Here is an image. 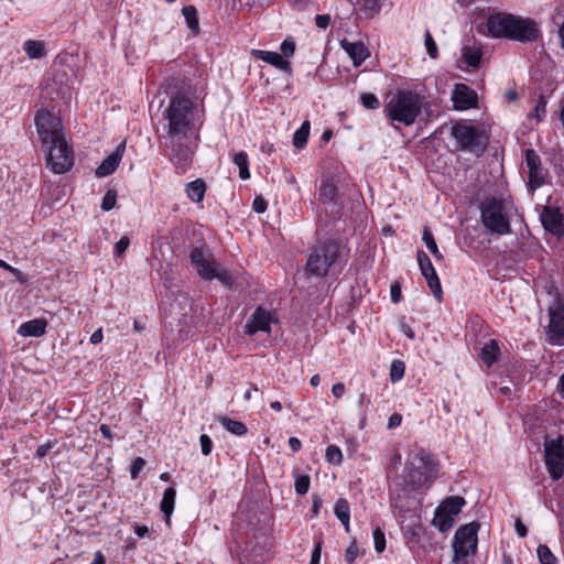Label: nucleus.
I'll list each match as a JSON object with an SVG mask.
<instances>
[{
	"instance_id": "f257e3e1",
	"label": "nucleus",
	"mask_w": 564,
	"mask_h": 564,
	"mask_svg": "<svg viewBox=\"0 0 564 564\" xmlns=\"http://www.w3.org/2000/svg\"><path fill=\"white\" fill-rule=\"evenodd\" d=\"M487 29L495 39H507L520 43L536 42L542 37L538 22L507 12H497L487 18Z\"/></svg>"
},
{
	"instance_id": "f03ea898",
	"label": "nucleus",
	"mask_w": 564,
	"mask_h": 564,
	"mask_svg": "<svg viewBox=\"0 0 564 564\" xmlns=\"http://www.w3.org/2000/svg\"><path fill=\"white\" fill-rule=\"evenodd\" d=\"M195 105L191 98L177 93L171 96L163 117L167 120V134L172 139H183L193 127Z\"/></svg>"
},
{
	"instance_id": "7ed1b4c3",
	"label": "nucleus",
	"mask_w": 564,
	"mask_h": 564,
	"mask_svg": "<svg viewBox=\"0 0 564 564\" xmlns=\"http://www.w3.org/2000/svg\"><path fill=\"white\" fill-rule=\"evenodd\" d=\"M346 246L340 239H326L318 242L308 253L305 271L310 275L323 278L328 270L341 262Z\"/></svg>"
},
{
	"instance_id": "20e7f679",
	"label": "nucleus",
	"mask_w": 564,
	"mask_h": 564,
	"mask_svg": "<svg viewBox=\"0 0 564 564\" xmlns=\"http://www.w3.org/2000/svg\"><path fill=\"white\" fill-rule=\"evenodd\" d=\"M422 102L423 98L419 94L408 89H399L386 105L384 112L390 120L409 127L415 122L421 113Z\"/></svg>"
},
{
	"instance_id": "39448f33",
	"label": "nucleus",
	"mask_w": 564,
	"mask_h": 564,
	"mask_svg": "<svg viewBox=\"0 0 564 564\" xmlns=\"http://www.w3.org/2000/svg\"><path fill=\"white\" fill-rule=\"evenodd\" d=\"M437 475V464L431 454L421 451L410 456L406 463L405 479L412 487L417 490L425 486H430Z\"/></svg>"
},
{
	"instance_id": "423d86ee",
	"label": "nucleus",
	"mask_w": 564,
	"mask_h": 564,
	"mask_svg": "<svg viewBox=\"0 0 564 564\" xmlns=\"http://www.w3.org/2000/svg\"><path fill=\"white\" fill-rule=\"evenodd\" d=\"M480 219L489 234L505 236L511 232L509 217L501 199L496 197L486 198L479 206Z\"/></svg>"
},
{
	"instance_id": "0eeeda50",
	"label": "nucleus",
	"mask_w": 564,
	"mask_h": 564,
	"mask_svg": "<svg viewBox=\"0 0 564 564\" xmlns=\"http://www.w3.org/2000/svg\"><path fill=\"white\" fill-rule=\"evenodd\" d=\"M46 155V166L55 174H64L74 165V152L67 144L65 135L43 143Z\"/></svg>"
},
{
	"instance_id": "6e6552de",
	"label": "nucleus",
	"mask_w": 564,
	"mask_h": 564,
	"mask_svg": "<svg viewBox=\"0 0 564 564\" xmlns=\"http://www.w3.org/2000/svg\"><path fill=\"white\" fill-rule=\"evenodd\" d=\"M452 135L459 150L479 152L486 149L487 137L475 126L456 122L452 127Z\"/></svg>"
},
{
	"instance_id": "1a4fd4ad",
	"label": "nucleus",
	"mask_w": 564,
	"mask_h": 564,
	"mask_svg": "<svg viewBox=\"0 0 564 564\" xmlns=\"http://www.w3.org/2000/svg\"><path fill=\"white\" fill-rule=\"evenodd\" d=\"M545 465L553 480H558L564 474V436L550 440L545 437Z\"/></svg>"
},
{
	"instance_id": "9d476101",
	"label": "nucleus",
	"mask_w": 564,
	"mask_h": 564,
	"mask_svg": "<svg viewBox=\"0 0 564 564\" xmlns=\"http://www.w3.org/2000/svg\"><path fill=\"white\" fill-rule=\"evenodd\" d=\"M549 325L545 327L546 340L551 345H564V299L557 296L549 306Z\"/></svg>"
},
{
	"instance_id": "9b49d317",
	"label": "nucleus",
	"mask_w": 564,
	"mask_h": 564,
	"mask_svg": "<svg viewBox=\"0 0 564 564\" xmlns=\"http://www.w3.org/2000/svg\"><path fill=\"white\" fill-rule=\"evenodd\" d=\"M478 522H470L462 525L454 536V560L459 561L477 550V533L479 530Z\"/></svg>"
},
{
	"instance_id": "f8f14e48",
	"label": "nucleus",
	"mask_w": 564,
	"mask_h": 564,
	"mask_svg": "<svg viewBox=\"0 0 564 564\" xmlns=\"http://www.w3.org/2000/svg\"><path fill=\"white\" fill-rule=\"evenodd\" d=\"M34 120L42 144L64 135L61 119L53 112L41 109Z\"/></svg>"
},
{
	"instance_id": "ddd939ff",
	"label": "nucleus",
	"mask_w": 564,
	"mask_h": 564,
	"mask_svg": "<svg viewBox=\"0 0 564 564\" xmlns=\"http://www.w3.org/2000/svg\"><path fill=\"white\" fill-rule=\"evenodd\" d=\"M209 249L203 243L202 246L194 247L191 251V264L195 268L198 275L204 280H213L214 271L218 265L217 262L209 260Z\"/></svg>"
},
{
	"instance_id": "4468645a",
	"label": "nucleus",
	"mask_w": 564,
	"mask_h": 564,
	"mask_svg": "<svg viewBox=\"0 0 564 564\" xmlns=\"http://www.w3.org/2000/svg\"><path fill=\"white\" fill-rule=\"evenodd\" d=\"M274 311H268L259 305L252 313L251 317L243 327L247 335L253 336L258 332L271 333V324L276 322Z\"/></svg>"
},
{
	"instance_id": "2eb2a0df",
	"label": "nucleus",
	"mask_w": 564,
	"mask_h": 564,
	"mask_svg": "<svg viewBox=\"0 0 564 564\" xmlns=\"http://www.w3.org/2000/svg\"><path fill=\"white\" fill-rule=\"evenodd\" d=\"M524 155L525 164L529 169V186L534 191L545 183L541 158L533 149H527Z\"/></svg>"
},
{
	"instance_id": "dca6fc26",
	"label": "nucleus",
	"mask_w": 564,
	"mask_h": 564,
	"mask_svg": "<svg viewBox=\"0 0 564 564\" xmlns=\"http://www.w3.org/2000/svg\"><path fill=\"white\" fill-rule=\"evenodd\" d=\"M456 110H467L477 106V93L466 84H456L452 94Z\"/></svg>"
},
{
	"instance_id": "f3484780",
	"label": "nucleus",
	"mask_w": 564,
	"mask_h": 564,
	"mask_svg": "<svg viewBox=\"0 0 564 564\" xmlns=\"http://www.w3.org/2000/svg\"><path fill=\"white\" fill-rule=\"evenodd\" d=\"M193 153L192 148L182 139H172L170 159L175 167L185 171L192 163Z\"/></svg>"
},
{
	"instance_id": "a211bd4d",
	"label": "nucleus",
	"mask_w": 564,
	"mask_h": 564,
	"mask_svg": "<svg viewBox=\"0 0 564 564\" xmlns=\"http://www.w3.org/2000/svg\"><path fill=\"white\" fill-rule=\"evenodd\" d=\"M482 57L481 44L475 40H467L462 47V62L466 64L468 70H475L479 67Z\"/></svg>"
},
{
	"instance_id": "6ab92c4d",
	"label": "nucleus",
	"mask_w": 564,
	"mask_h": 564,
	"mask_svg": "<svg viewBox=\"0 0 564 564\" xmlns=\"http://www.w3.org/2000/svg\"><path fill=\"white\" fill-rule=\"evenodd\" d=\"M541 221L546 231L556 236L564 234L563 215L557 208L545 207L541 214Z\"/></svg>"
},
{
	"instance_id": "aec40b11",
	"label": "nucleus",
	"mask_w": 564,
	"mask_h": 564,
	"mask_svg": "<svg viewBox=\"0 0 564 564\" xmlns=\"http://www.w3.org/2000/svg\"><path fill=\"white\" fill-rule=\"evenodd\" d=\"M124 150L126 142H122L117 147L116 151L102 160V162L96 169V175L98 177H105L112 174L117 170L123 156Z\"/></svg>"
},
{
	"instance_id": "412c9836",
	"label": "nucleus",
	"mask_w": 564,
	"mask_h": 564,
	"mask_svg": "<svg viewBox=\"0 0 564 564\" xmlns=\"http://www.w3.org/2000/svg\"><path fill=\"white\" fill-rule=\"evenodd\" d=\"M251 54L254 58L265 62L278 69H281L288 74L292 73L291 63L288 59L283 58V56L276 52L252 50Z\"/></svg>"
},
{
	"instance_id": "4be33fe9",
	"label": "nucleus",
	"mask_w": 564,
	"mask_h": 564,
	"mask_svg": "<svg viewBox=\"0 0 564 564\" xmlns=\"http://www.w3.org/2000/svg\"><path fill=\"white\" fill-rule=\"evenodd\" d=\"M341 46L352 59L355 66H359L369 56V51L362 42L343 40Z\"/></svg>"
},
{
	"instance_id": "5701e85b",
	"label": "nucleus",
	"mask_w": 564,
	"mask_h": 564,
	"mask_svg": "<svg viewBox=\"0 0 564 564\" xmlns=\"http://www.w3.org/2000/svg\"><path fill=\"white\" fill-rule=\"evenodd\" d=\"M47 321L35 318L20 325L18 334L23 337H41L46 333Z\"/></svg>"
},
{
	"instance_id": "b1692460",
	"label": "nucleus",
	"mask_w": 564,
	"mask_h": 564,
	"mask_svg": "<svg viewBox=\"0 0 564 564\" xmlns=\"http://www.w3.org/2000/svg\"><path fill=\"white\" fill-rule=\"evenodd\" d=\"M500 356V347L496 339L488 340L480 351V358L487 367L496 364Z\"/></svg>"
},
{
	"instance_id": "393cba45",
	"label": "nucleus",
	"mask_w": 564,
	"mask_h": 564,
	"mask_svg": "<svg viewBox=\"0 0 564 564\" xmlns=\"http://www.w3.org/2000/svg\"><path fill=\"white\" fill-rule=\"evenodd\" d=\"M465 503H466V501L463 497L452 496V497H448L445 500H443L441 502V505L438 506V508L444 513L454 518L455 516H457L460 512V510L465 506Z\"/></svg>"
},
{
	"instance_id": "a878e982",
	"label": "nucleus",
	"mask_w": 564,
	"mask_h": 564,
	"mask_svg": "<svg viewBox=\"0 0 564 564\" xmlns=\"http://www.w3.org/2000/svg\"><path fill=\"white\" fill-rule=\"evenodd\" d=\"M185 192L192 202L199 203L204 199L206 193V184L202 178H196L186 185Z\"/></svg>"
},
{
	"instance_id": "bb28decb",
	"label": "nucleus",
	"mask_w": 564,
	"mask_h": 564,
	"mask_svg": "<svg viewBox=\"0 0 564 564\" xmlns=\"http://www.w3.org/2000/svg\"><path fill=\"white\" fill-rule=\"evenodd\" d=\"M176 490L173 487L166 488L163 492V497L160 503V509L164 513L166 523L170 522V518L174 510Z\"/></svg>"
},
{
	"instance_id": "cd10ccee",
	"label": "nucleus",
	"mask_w": 564,
	"mask_h": 564,
	"mask_svg": "<svg viewBox=\"0 0 564 564\" xmlns=\"http://www.w3.org/2000/svg\"><path fill=\"white\" fill-rule=\"evenodd\" d=\"M338 188L332 180L323 181L319 187V200L324 204L336 203Z\"/></svg>"
},
{
	"instance_id": "c85d7f7f",
	"label": "nucleus",
	"mask_w": 564,
	"mask_h": 564,
	"mask_svg": "<svg viewBox=\"0 0 564 564\" xmlns=\"http://www.w3.org/2000/svg\"><path fill=\"white\" fill-rule=\"evenodd\" d=\"M217 420L228 432L234 435L242 436L248 432L246 424L241 421L232 420L226 415H221Z\"/></svg>"
},
{
	"instance_id": "c756f323",
	"label": "nucleus",
	"mask_w": 564,
	"mask_h": 564,
	"mask_svg": "<svg viewBox=\"0 0 564 564\" xmlns=\"http://www.w3.org/2000/svg\"><path fill=\"white\" fill-rule=\"evenodd\" d=\"M23 50L32 59H39L45 56V44L42 41L28 40L23 44Z\"/></svg>"
},
{
	"instance_id": "7c9ffc66",
	"label": "nucleus",
	"mask_w": 564,
	"mask_h": 564,
	"mask_svg": "<svg viewBox=\"0 0 564 564\" xmlns=\"http://www.w3.org/2000/svg\"><path fill=\"white\" fill-rule=\"evenodd\" d=\"M182 13L185 18L186 24L193 34L199 32V21L197 17V10L194 6H185L182 9Z\"/></svg>"
},
{
	"instance_id": "2f4dec72",
	"label": "nucleus",
	"mask_w": 564,
	"mask_h": 564,
	"mask_svg": "<svg viewBox=\"0 0 564 564\" xmlns=\"http://www.w3.org/2000/svg\"><path fill=\"white\" fill-rule=\"evenodd\" d=\"M454 523V518L441 511L437 507L435 510L434 518L432 520V524L437 528L441 532L448 531Z\"/></svg>"
},
{
	"instance_id": "473e14b6",
	"label": "nucleus",
	"mask_w": 564,
	"mask_h": 564,
	"mask_svg": "<svg viewBox=\"0 0 564 564\" xmlns=\"http://www.w3.org/2000/svg\"><path fill=\"white\" fill-rule=\"evenodd\" d=\"M234 163L239 169V177L241 180H248L250 177L249 161L246 152L240 151L234 155Z\"/></svg>"
},
{
	"instance_id": "72a5a7b5",
	"label": "nucleus",
	"mask_w": 564,
	"mask_h": 564,
	"mask_svg": "<svg viewBox=\"0 0 564 564\" xmlns=\"http://www.w3.org/2000/svg\"><path fill=\"white\" fill-rule=\"evenodd\" d=\"M310 135V122L304 121L293 135V145L302 149L306 145Z\"/></svg>"
},
{
	"instance_id": "f704fd0d",
	"label": "nucleus",
	"mask_w": 564,
	"mask_h": 564,
	"mask_svg": "<svg viewBox=\"0 0 564 564\" xmlns=\"http://www.w3.org/2000/svg\"><path fill=\"white\" fill-rule=\"evenodd\" d=\"M422 240L424 241L426 248L434 256L435 259H443V254L438 250L434 236L427 227H425L423 230Z\"/></svg>"
},
{
	"instance_id": "c9c22d12",
	"label": "nucleus",
	"mask_w": 564,
	"mask_h": 564,
	"mask_svg": "<svg viewBox=\"0 0 564 564\" xmlns=\"http://www.w3.org/2000/svg\"><path fill=\"white\" fill-rule=\"evenodd\" d=\"M426 280V283L433 293L434 297L438 301H443V290L441 285V281L438 279V275L436 272H433L432 274H427L424 276Z\"/></svg>"
},
{
	"instance_id": "e433bc0d",
	"label": "nucleus",
	"mask_w": 564,
	"mask_h": 564,
	"mask_svg": "<svg viewBox=\"0 0 564 564\" xmlns=\"http://www.w3.org/2000/svg\"><path fill=\"white\" fill-rule=\"evenodd\" d=\"M416 258L423 276L436 272L430 257L423 250L417 251Z\"/></svg>"
},
{
	"instance_id": "4c0bfd02",
	"label": "nucleus",
	"mask_w": 564,
	"mask_h": 564,
	"mask_svg": "<svg viewBox=\"0 0 564 564\" xmlns=\"http://www.w3.org/2000/svg\"><path fill=\"white\" fill-rule=\"evenodd\" d=\"M334 513L340 522H345V520L350 519L348 501L344 498H339L335 503Z\"/></svg>"
},
{
	"instance_id": "58836bf2",
	"label": "nucleus",
	"mask_w": 564,
	"mask_h": 564,
	"mask_svg": "<svg viewBox=\"0 0 564 564\" xmlns=\"http://www.w3.org/2000/svg\"><path fill=\"white\" fill-rule=\"evenodd\" d=\"M358 4L366 17H372L380 10L382 0H359Z\"/></svg>"
},
{
	"instance_id": "ea45409f",
	"label": "nucleus",
	"mask_w": 564,
	"mask_h": 564,
	"mask_svg": "<svg viewBox=\"0 0 564 564\" xmlns=\"http://www.w3.org/2000/svg\"><path fill=\"white\" fill-rule=\"evenodd\" d=\"M536 554L539 557V562L541 564H555L556 563L555 555L551 552L549 546L545 544H540L538 546Z\"/></svg>"
},
{
	"instance_id": "a19ab883",
	"label": "nucleus",
	"mask_w": 564,
	"mask_h": 564,
	"mask_svg": "<svg viewBox=\"0 0 564 564\" xmlns=\"http://www.w3.org/2000/svg\"><path fill=\"white\" fill-rule=\"evenodd\" d=\"M405 365L403 361L395 359L390 366V379L392 382L400 381L404 377Z\"/></svg>"
},
{
	"instance_id": "79ce46f5",
	"label": "nucleus",
	"mask_w": 564,
	"mask_h": 564,
	"mask_svg": "<svg viewBox=\"0 0 564 564\" xmlns=\"http://www.w3.org/2000/svg\"><path fill=\"white\" fill-rule=\"evenodd\" d=\"M325 457L326 460L333 465H340L343 462V453L340 448L336 445H329L326 448Z\"/></svg>"
},
{
	"instance_id": "37998d69",
	"label": "nucleus",
	"mask_w": 564,
	"mask_h": 564,
	"mask_svg": "<svg viewBox=\"0 0 564 564\" xmlns=\"http://www.w3.org/2000/svg\"><path fill=\"white\" fill-rule=\"evenodd\" d=\"M214 279H217L227 286H231L234 283V276L228 270L221 268L219 263L214 271L213 280Z\"/></svg>"
},
{
	"instance_id": "c03bdc74",
	"label": "nucleus",
	"mask_w": 564,
	"mask_h": 564,
	"mask_svg": "<svg viewBox=\"0 0 564 564\" xmlns=\"http://www.w3.org/2000/svg\"><path fill=\"white\" fill-rule=\"evenodd\" d=\"M546 97L544 95H540L533 111L529 115V118H535L540 121L546 113Z\"/></svg>"
},
{
	"instance_id": "a18cd8bd",
	"label": "nucleus",
	"mask_w": 564,
	"mask_h": 564,
	"mask_svg": "<svg viewBox=\"0 0 564 564\" xmlns=\"http://www.w3.org/2000/svg\"><path fill=\"white\" fill-rule=\"evenodd\" d=\"M116 203H117V191L110 188L106 192L100 207L104 212H109L116 206Z\"/></svg>"
},
{
	"instance_id": "49530a36",
	"label": "nucleus",
	"mask_w": 564,
	"mask_h": 564,
	"mask_svg": "<svg viewBox=\"0 0 564 564\" xmlns=\"http://www.w3.org/2000/svg\"><path fill=\"white\" fill-rule=\"evenodd\" d=\"M361 104L367 109H378L380 107V101L378 97L372 93H364L360 96Z\"/></svg>"
},
{
	"instance_id": "de8ad7c7",
	"label": "nucleus",
	"mask_w": 564,
	"mask_h": 564,
	"mask_svg": "<svg viewBox=\"0 0 564 564\" xmlns=\"http://www.w3.org/2000/svg\"><path fill=\"white\" fill-rule=\"evenodd\" d=\"M424 43L427 51V54L431 58H436L438 56L437 45L429 30L424 33Z\"/></svg>"
},
{
	"instance_id": "09e8293b",
	"label": "nucleus",
	"mask_w": 564,
	"mask_h": 564,
	"mask_svg": "<svg viewBox=\"0 0 564 564\" xmlns=\"http://www.w3.org/2000/svg\"><path fill=\"white\" fill-rule=\"evenodd\" d=\"M311 478L308 475H301L295 479V491L297 495H305L310 489Z\"/></svg>"
},
{
	"instance_id": "8fccbe9b",
	"label": "nucleus",
	"mask_w": 564,
	"mask_h": 564,
	"mask_svg": "<svg viewBox=\"0 0 564 564\" xmlns=\"http://www.w3.org/2000/svg\"><path fill=\"white\" fill-rule=\"evenodd\" d=\"M373 543L375 550L378 553H382L386 550V535L380 528H376L373 530Z\"/></svg>"
},
{
	"instance_id": "3c124183",
	"label": "nucleus",
	"mask_w": 564,
	"mask_h": 564,
	"mask_svg": "<svg viewBox=\"0 0 564 564\" xmlns=\"http://www.w3.org/2000/svg\"><path fill=\"white\" fill-rule=\"evenodd\" d=\"M295 46L294 39L292 36H288L281 44L282 54L286 57L293 56Z\"/></svg>"
},
{
	"instance_id": "603ef678",
	"label": "nucleus",
	"mask_w": 564,
	"mask_h": 564,
	"mask_svg": "<svg viewBox=\"0 0 564 564\" xmlns=\"http://www.w3.org/2000/svg\"><path fill=\"white\" fill-rule=\"evenodd\" d=\"M145 465V460L142 457H135L130 465V475L132 479H135L142 468Z\"/></svg>"
},
{
	"instance_id": "864d4df0",
	"label": "nucleus",
	"mask_w": 564,
	"mask_h": 564,
	"mask_svg": "<svg viewBox=\"0 0 564 564\" xmlns=\"http://www.w3.org/2000/svg\"><path fill=\"white\" fill-rule=\"evenodd\" d=\"M130 245V239L127 236L121 237L115 245V256L122 257Z\"/></svg>"
},
{
	"instance_id": "5fc2aeb1",
	"label": "nucleus",
	"mask_w": 564,
	"mask_h": 564,
	"mask_svg": "<svg viewBox=\"0 0 564 564\" xmlns=\"http://www.w3.org/2000/svg\"><path fill=\"white\" fill-rule=\"evenodd\" d=\"M202 454L207 456L212 453L213 442L207 434H202L199 437Z\"/></svg>"
},
{
	"instance_id": "6e6d98bb",
	"label": "nucleus",
	"mask_w": 564,
	"mask_h": 564,
	"mask_svg": "<svg viewBox=\"0 0 564 564\" xmlns=\"http://www.w3.org/2000/svg\"><path fill=\"white\" fill-rule=\"evenodd\" d=\"M358 556V546L356 541H352L351 544L347 547L345 558L347 564H354L355 560Z\"/></svg>"
},
{
	"instance_id": "4d7b16f0",
	"label": "nucleus",
	"mask_w": 564,
	"mask_h": 564,
	"mask_svg": "<svg viewBox=\"0 0 564 564\" xmlns=\"http://www.w3.org/2000/svg\"><path fill=\"white\" fill-rule=\"evenodd\" d=\"M252 208L253 210L257 213V214H262L267 210L268 208V203L265 202V199L261 196H257L254 199H253V203H252Z\"/></svg>"
},
{
	"instance_id": "13d9d810",
	"label": "nucleus",
	"mask_w": 564,
	"mask_h": 564,
	"mask_svg": "<svg viewBox=\"0 0 564 564\" xmlns=\"http://www.w3.org/2000/svg\"><path fill=\"white\" fill-rule=\"evenodd\" d=\"M321 554H322V541L319 540L316 542V544L312 551L310 564H319Z\"/></svg>"
},
{
	"instance_id": "bf43d9fd",
	"label": "nucleus",
	"mask_w": 564,
	"mask_h": 564,
	"mask_svg": "<svg viewBox=\"0 0 564 564\" xmlns=\"http://www.w3.org/2000/svg\"><path fill=\"white\" fill-rule=\"evenodd\" d=\"M390 295H391V301L393 303H399L401 301V285L398 283V282H394L392 285H391V289H390Z\"/></svg>"
},
{
	"instance_id": "052dcab7",
	"label": "nucleus",
	"mask_w": 564,
	"mask_h": 564,
	"mask_svg": "<svg viewBox=\"0 0 564 564\" xmlns=\"http://www.w3.org/2000/svg\"><path fill=\"white\" fill-rule=\"evenodd\" d=\"M316 26L319 29H326L330 24V17L328 14H317L315 17Z\"/></svg>"
},
{
	"instance_id": "680f3d73",
	"label": "nucleus",
	"mask_w": 564,
	"mask_h": 564,
	"mask_svg": "<svg viewBox=\"0 0 564 564\" xmlns=\"http://www.w3.org/2000/svg\"><path fill=\"white\" fill-rule=\"evenodd\" d=\"M402 422V415L399 413H393L388 421V429L398 427Z\"/></svg>"
},
{
	"instance_id": "e2e57ef3",
	"label": "nucleus",
	"mask_w": 564,
	"mask_h": 564,
	"mask_svg": "<svg viewBox=\"0 0 564 564\" xmlns=\"http://www.w3.org/2000/svg\"><path fill=\"white\" fill-rule=\"evenodd\" d=\"M51 448H52L51 443H46V444L40 445V446L36 448L34 456H35L36 458H43L44 456H46V454L48 453V451H50Z\"/></svg>"
},
{
	"instance_id": "0e129e2a",
	"label": "nucleus",
	"mask_w": 564,
	"mask_h": 564,
	"mask_svg": "<svg viewBox=\"0 0 564 564\" xmlns=\"http://www.w3.org/2000/svg\"><path fill=\"white\" fill-rule=\"evenodd\" d=\"M332 393L337 399L341 398L345 393V384L341 382L335 383L332 388Z\"/></svg>"
},
{
	"instance_id": "69168bd1",
	"label": "nucleus",
	"mask_w": 564,
	"mask_h": 564,
	"mask_svg": "<svg viewBox=\"0 0 564 564\" xmlns=\"http://www.w3.org/2000/svg\"><path fill=\"white\" fill-rule=\"evenodd\" d=\"M102 339H104L102 328H98L90 336V343L93 345H97V344L101 343Z\"/></svg>"
},
{
	"instance_id": "338daca9",
	"label": "nucleus",
	"mask_w": 564,
	"mask_h": 564,
	"mask_svg": "<svg viewBox=\"0 0 564 564\" xmlns=\"http://www.w3.org/2000/svg\"><path fill=\"white\" fill-rule=\"evenodd\" d=\"M516 531L520 538H524L528 534L527 527L519 519L516 521Z\"/></svg>"
},
{
	"instance_id": "774afa93",
	"label": "nucleus",
	"mask_w": 564,
	"mask_h": 564,
	"mask_svg": "<svg viewBox=\"0 0 564 564\" xmlns=\"http://www.w3.org/2000/svg\"><path fill=\"white\" fill-rule=\"evenodd\" d=\"M134 533L140 536V538H143L145 535H148L150 533V530L147 525H143V524H135L134 527Z\"/></svg>"
}]
</instances>
